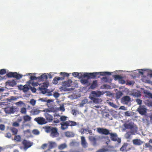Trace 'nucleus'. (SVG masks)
Segmentation results:
<instances>
[{
    "instance_id": "f257e3e1",
    "label": "nucleus",
    "mask_w": 152,
    "mask_h": 152,
    "mask_svg": "<svg viewBox=\"0 0 152 152\" xmlns=\"http://www.w3.org/2000/svg\"><path fill=\"white\" fill-rule=\"evenodd\" d=\"M104 92L101 91H93L91 92V95L89 97L90 99L95 104H99L102 102L101 99L98 98L102 95L104 94Z\"/></svg>"
},
{
    "instance_id": "f03ea898",
    "label": "nucleus",
    "mask_w": 152,
    "mask_h": 152,
    "mask_svg": "<svg viewBox=\"0 0 152 152\" xmlns=\"http://www.w3.org/2000/svg\"><path fill=\"white\" fill-rule=\"evenodd\" d=\"M43 129L46 132L50 133V136L53 138L57 137L59 136L58 129L56 127L45 126L43 127Z\"/></svg>"
},
{
    "instance_id": "7ed1b4c3",
    "label": "nucleus",
    "mask_w": 152,
    "mask_h": 152,
    "mask_svg": "<svg viewBox=\"0 0 152 152\" xmlns=\"http://www.w3.org/2000/svg\"><path fill=\"white\" fill-rule=\"evenodd\" d=\"M101 72L84 73L83 74V77H86L88 79H94L98 75H100ZM100 76H98L99 78Z\"/></svg>"
},
{
    "instance_id": "20e7f679",
    "label": "nucleus",
    "mask_w": 152,
    "mask_h": 152,
    "mask_svg": "<svg viewBox=\"0 0 152 152\" xmlns=\"http://www.w3.org/2000/svg\"><path fill=\"white\" fill-rule=\"evenodd\" d=\"M97 132L100 134L105 135H109L110 133L109 130L104 128H98Z\"/></svg>"
},
{
    "instance_id": "39448f33",
    "label": "nucleus",
    "mask_w": 152,
    "mask_h": 152,
    "mask_svg": "<svg viewBox=\"0 0 152 152\" xmlns=\"http://www.w3.org/2000/svg\"><path fill=\"white\" fill-rule=\"evenodd\" d=\"M109 134L112 141H117L118 143L121 142V140L120 138L118 137V135L116 133H110Z\"/></svg>"
},
{
    "instance_id": "423d86ee",
    "label": "nucleus",
    "mask_w": 152,
    "mask_h": 152,
    "mask_svg": "<svg viewBox=\"0 0 152 152\" xmlns=\"http://www.w3.org/2000/svg\"><path fill=\"white\" fill-rule=\"evenodd\" d=\"M35 121L39 125H42L45 124L47 123V121L45 119L42 117H39L35 118L34 119Z\"/></svg>"
},
{
    "instance_id": "0eeeda50",
    "label": "nucleus",
    "mask_w": 152,
    "mask_h": 152,
    "mask_svg": "<svg viewBox=\"0 0 152 152\" xmlns=\"http://www.w3.org/2000/svg\"><path fill=\"white\" fill-rule=\"evenodd\" d=\"M22 144L24 146V149L26 150L32 145L33 143L26 140H24L22 142Z\"/></svg>"
},
{
    "instance_id": "6e6552de",
    "label": "nucleus",
    "mask_w": 152,
    "mask_h": 152,
    "mask_svg": "<svg viewBox=\"0 0 152 152\" xmlns=\"http://www.w3.org/2000/svg\"><path fill=\"white\" fill-rule=\"evenodd\" d=\"M5 112L7 114L13 113L15 111V109L13 106H7L4 109Z\"/></svg>"
},
{
    "instance_id": "1a4fd4ad",
    "label": "nucleus",
    "mask_w": 152,
    "mask_h": 152,
    "mask_svg": "<svg viewBox=\"0 0 152 152\" xmlns=\"http://www.w3.org/2000/svg\"><path fill=\"white\" fill-rule=\"evenodd\" d=\"M134 123L132 122L126 123L124 124V127L127 129H130L132 130H136L134 128Z\"/></svg>"
},
{
    "instance_id": "9d476101",
    "label": "nucleus",
    "mask_w": 152,
    "mask_h": 152,
    "mask_svg": "<svg viewBox=\"0 0 152 152\" xmlns=\"http://www.w3.org/2000/svg\"><path fill=\"white\" fill-rule=\"evenodd\" d=\"M147 109L144 106H140L137 109V111L139 113L142 115L145 114Z\"/></svg>"
},
{
    "instance_id": "9b49d317",
    "label": "nucleus",
    "mask_w": 152,
    "mask_h": 152,
    "mask_svg": "<svg viewBox=\"0 0 152 152\" xmlns=\"http://www.w3.org/2000/svg\"><path fill=\"white\" fill-rule=\"evenodd\" d=\"M81 144L83 147L84 148H86L88 147V143L86 141L85 137L82 136L80 137Z\"/></svg>"
},
{
    "instance_id": "f8f14e48",
    "label": "nucleus",
    "mask_w": 152,
    "mask_h": 152,
    "mask_svg": "<svg viewBox=\"0 0 152 152\" xmlns=\"http://www.w3.org/2000/svg\"><path fill=\"white\" fill-rule=\"evenodd\" d=\"M72 83V80L71 79H69L67 81L62 82V86L65 88L69 87L71 86Z\"/></svg>"
},
{
    "instance_id": "ddd939ff",
    "label": "nucleus",
    "mask_w": 152,
    "mask_h": 152,
    "mask_svg": "<svg viewBox=\"0 0 152 152\" xmlns=\"http://www.w3.org/2000/svg\"><path fill=\"white\" fill-rule=\"evenodd\" d=\"M137 130H132L131 131H129L126 133L125 134V137L127 139H129L130 138L131 135L135 134Z\"/></svg>"
},
{
    "instance_id": "4468645a",
    "label": "nucleus",
    "mask_w": 152,
    "mask_h": 152,
    "mask_svg": "<svg viewBox=\"0 0 152 152\" xmlns=\"http://www.w3.org/2000/svg\"><path fill=\"white\" fill-rule=\"evenodd\" d=\"M6 85H8L11 87H14L17 84L15 80H8L6 83Z\"/></svg>"
},
{
    "instance_id": "2eb2a0df",
    "label": "nucleus",
    "mask_w": 152,
    "mask_h": 152,
    "mask_svg": "<svg viewBox=\"0 0 152 152\" xmlns=\"http://www.w3.org/2000/svg\"><path fill=\"white\" fill-rule=\"evenodd\" d=\"M89 139L90 141L92 142V145L94 146H96L97 145V139L95 137L92 136H89Z\"/></svg>"
},
{
    "instance_id": "dca6fc26",
    "label": "nucleus",
    "mask_w": 152,
    "mask_h": 152,
    "mask_svg": "<svg viewBox=\"0 0 152 152\" xmlns=\"http://www.w3.org/2000/svg\"><path fill=\"white\" fill-rule=\"evenodd\" d=\"M133 143L135 145H140L143 143V142L140 139H135L133 140Z\"/></svg>"
},
{
    "instance_id": "f3484780",
    "label": "nucleus",
    "mask_w": 152,
    "mask_h": 152,
    "mask_svg": "<svg viewBox=\"0 0 152 152\" xmlns=\"http://www.w3.org/2000/svg\"><path fill=\"white\" fill-rule=\"evenodd\" d=\"M44 115L46 120L49 122L52 121L53 119L52 116L48 113H45Z\"/></svg>"
},
{
    "instance_id": "a211bd4d",
    "label": "nucleus",
    "mask_w": 152,
    "mask_h": 152,
    "mask_svg": "<svg viewBox=\"0 0 152 152\" xmlns=\"http://www.w3.org/2000/svg\"><path fill=\"white\" fill-rule=\"evenodd\" d=\"M40 112V110L37 108H33L30 111V113L33 115H38Z\"/></svg>"
},
{
    "instance_id": "6ab92c4d",
    "label": "nucleus",
    "mask_w": 152,
    "mask_h": 152,
    "mask_svg": "<svg viewBox=\"0 0 152 152\" xmlns=\"http://www.w3.org/2000/svg\"><path fill=\"white\" fill-rule=\"evenodd\" d=\"M54 117H57L58 118H59L60 117V120L61 121H65L66 120V118L67 117L64 116H60V115L59 114H58L56 113H55L54 114Z\"/></svg>"
},
{
    "instance_id": "aec40b11",
    "label": "nucleus",
    "mask_w": 152,
    "mask_h": 152,
    "mask_svg": "<svg viewBox=\"0 0 152 152\" xmlns=\"http://www.w3.org/2000/svg\"><path fill=\"white\" fill-rule=\"evenodd\" d=\"M64 79L63 77H55L53 79V82L54 84H56L58 83V81L59 80H63Z\"/></svg>"
},
{
    "instance_id": "412c9836",
    "label": "nucleus",
    "mask_w": 152,
    "mask_h": 152,
    "mask_svg": "<svg viewBox=\"0 0 152 152\" xmlns=\"http://www.w3.org/2000/svg\"><path fill=\"white\" fill-rule=\"evenodd\" d=\"M72 75L75 77H77L79 79L83 77V75L81 73H78L77 72H74L72 73Z\"/></svg>"
},
{
    "instance_id": "4be33fe9",
    "label": "nucleus",
    "mask_w": 152,
    "mask_h": 152,
    "mask_svg": "<svg viewBox=\"0 0 152 152\" xmlns=\"http://www.w3.org/2000/svg\"><path fill=\"white\" fill-rule=\"evenodd\" d=\"M61 128L62 130H64L68 128V125L66 121L63 122L61 124Z\"/></svg>"
},
{
    "instance_id": "5701e85b",
    "label": "nucleus",
    "mask_w": 152,
    "mask_h": 152,
    "mask_svg": "<svg viewBox=\"0 0 152 152\" xmlns=\"http://www.w3.org/2000/svg\"><path fill=\"white\" fill-rule=\"evenodd\" d=\"M10 130L12 132L13 135H16L18 132V129L14 127H10Z\"/></svg>"
},
{
    "instance_id": "b1692460",
    "label": "nucleus",
    "mask_w": 152,
    "mask_h": 152,
    "mask_svg": "<svg viewBox=\"0 0 152 152\" xmlns=\"http://www.w3.org/2000/svg\"><path fill=\"white\" fill-rule=\"evenodd\" d=\"M67 147V145L66 143H62L59 145L58 146V149L62 150Z\"/></svg>"
},
{
    "instance_id": "393cba45",
    "label": "nucleus",
    "mask_w": 152,
    "mask_h": 152,
    "mask_svg": "<svg viewBox=\"0 0 152 152\" xmlns=\"http://www.w3.org/2000/svg\"><path fill=\"white\" fill-rule=\"evenodd\" d=\"M66 122L68 126H73L77 125V123L74 121L69 120L66 121Z\"/></svg>"
},
{
    "instance_id": "a878e982",
    "label": "nucleus",
    "mask_w": 152,
    "mask_h": 152,
    "mask_svg": "<svg viewBox=\"0 0 152 152\" xmlns=\"http://www.w3.org/2000/svg\"><path fill=\"white\" fill-rule=\"evenodd\" d=\"M56 145V144L55 142H49L48 151H50V149H52L55 147Z\"/></svg>"
},
{
    "instance_id": "bb28decb",
    "label": "nucleus",
    "mask_w": 152,
    "mask_h": 152,
    "mask_svg": "<svg viewBox=\"0 0 152 152\" xmlns=\"http://www.w3.org/2000/svg\"><path fill=\"white\" fill-rule=\"evenodd\" d=\"M144 93L146 97L149 98H152V94L148 91L145 90L144 91Z\"/></svg>"
},
{
    "instance_id": "cd10ccee",
    "label": "nucleus",
    "mask_w": 152,
    "mask_h": 152,
    "mask_svg": "<svg viewBox=\"0 0 152 152\" xmlns=\"http://www.w3.org/2000/svg\"><path fill=\"white\" fill-rule=\"evenodd\" d=\"M23 119L24 121V122L30 121L31 118L28 115H26L23 116Z\"/></svg>"
},
{
    "instance_id": "c85d7f7f",
    "label": "nucleus",
    "mask_w": 152,
    "mask_h": 152,
    "mask_svg": "<svg viewBox=\"0 0 152 152\" xmlns=\"http://www.w3.org/2000/svg\"><path fill=\"white\" fill-rule=\"evenodd\" d=\"M47 79V76L45 74H43L40 76L38 77V79L41 80H46Z\"/></svg>"
},
{
    "instance_id": "c756f323",
    "label": "nucleus",
    "mask_w": 152,
    "mask_h": 152,
    "mask_svg": "<svg viewBox=\"0 0 152 152\" xmlns=\"http://www.w3.org/2000/svg\"><path fill=\"white\" fill-rule=\"evenodd\" d=\"M122 100L126 103H127L130 101V98L129 96H124L122 98Z\"/></svg>"
},
{
    "instance_id": "7c9ffc66",
    "label": "nucleus",
    "mask_w": 152,
    "mask_h": 152,
    "mask_svg": "<svg viewBox=\"0 0 152 152\" xmlns=\"http://www.w3.org/2000/svg\"><path fill=\"white\" fill-rule=\"evenodd\" d=\"M97 80H95L93 82L90 87L92 89H94L97 86Z\"/></svg>"
},
{
    "instance_id": "2f4dec72",
    "label": "nucleus",
    "mask_w": 152,
    "mask_h": 152,
    "mask_svg": "<svg viewBox=\"0 0 152 152\" xmlns=\"http://www.w3.org/2000/svg\"><path fill=\"white\" fill-rule=\"evenodd\" d=\"M127 146V143H124L121 147L120 148V151L122 152L126 151Z\"/></svg>"
},
{
    "instance_id": "473e14b6",
    "label": "nucleus",
    "mask_w": 152,
    "mask_h": 152,
    "mask_svg": "<svg viewBox=\"0 0 152 152\" xmlns=\"http://www.w3.org/2000/svg\"><path fill=\"white\" fill-rule=\"evenodd\" d=\"M14 77L16 78L17 80H19L23 77V75L17 73L16 72H15Z\"/></svg>"
},
{
    "instance_id": "72a5a7b5",
    "label": "nucleus",
    "mask_w": 152,
    "mask_h": 152,
    "mask_svg": "<svg viewBox=\"0 0 152 152\" xmlns=\"http://www.w3.org/2000/svg\"><path fill=\"white\" fill-rule=\"evenodd\" d=\"M65 134L66 136L68 137H73L74 136V134L72 132H65Z\"/></svg>"
},
{
    "instance_id": "f704fd0d",
    "label": "nucleus",
    "mask_w": 152,
    "mask_h": 152,
    "mask_svg": "<svg viewBox=\"0 0 152 152\" xmlns=\"http://www.w3.org/2000/svg\"><path fill=\"white\" fill-rule=\"evenodd\" d=\"M21 137L19 135H15L14 137V140L16 141L19 142L21 141Z\"/></svg>"
},
{
    "instance_id": "c9c22d12",
    "label": "nucleus",
    "mask_w": 152,
    "mask_h": 152,
    "mask_svg": "<svg viewBox=\"0 0 152 152\" xmlns=\"http://www.w3.org/2000/svg\"><path fill=\"white\" fill-rule=\"evenodd\" d=\"M23 91L24 92H27L29 90V88L28 87V86L27 85H25L23 86Z\"/></svg>"
},
{
    "instance_id": "e433bc0d",
    "label": "nucleus",
    "mask_w": 152,
    "mask_h": 152,
    "mask_svg": "<svg viewBox=\"0 0 152 152\" xmlns=\"http://www.w3.org/2000/svg\"><path fill=\"white\" fill-rule=\"evenodd\" d=\"M88 102V100L87 99H84L82 101L81 103L80 104V106L83 107L84 105Z\"/></svg>"
},
{
    "instance_id": "4c0bfd02",
    "label": "nucleus",
    "mask_w": 152,
    "mask_h": 152,
    "mask_svg": "<svg viewBox=\"0 0 152 152\" xmlns=\"http://www.w3.org/2000/svg\"><path fill=\"white\" fill-rule=\"evenodd\" d=\"M88 79H88V78L86 79H82L80 80V81L82 84H85L88 83Z\"/></svg>"
},
{
    "instance_id": "58836bf2",
    "label": "nucleus",
    "mask_w": 152,
    "mask_h": 152,
    "mask_svg": "<svg viewBox=\"0 0 152 152\" xmlns=\"http://www.w3.org/2000/svg\"><path fill=\"white\" fill-rule=\"evenodd\" d=\"M20 113L23 114H25L26 113V109L25 107L21 108L20 111Z\"/></svg>"
},
{
    "instance_id": "ea45409f",
    "label": "nucleus",
    "mask_w": 152,
    "mask_h": 152,
    "mask_svg": "<svg viewBox=\"0 0 152 152\" xmlns=\"http://www.w3.org/2000/svg\"><path fill=\"white\" fill-rule=\"evenodd\" d=\"M39 89L42 93L43 94H45L47 92V90L46 88H44L42 87L40 88Z\"/></svg>"
},
{
    "instance_id": "a19ab883",
    "label": "nucleus",
    "mask_w": 152,
    "mask_h": 152,
    "mask_svg": "<svg viewBox=\"0 0 152 152\" xmlns=\"http://www.w3.org/2000/svg\"><path fill=\"white\" fill-rule=\"evenodd\" d=\"M60 75L61 76L63 77L64 78V77H69V75L66 72H61L60 73Z\"/></svg>"
},
{
    "instance_id": "79ce46f5",
    "label": "nucleus",
    "mask_w": 152,
    "mask_h": 152,
    "mask_svg": "<svg viewBox=\"0 0 152 152\" xmlns=\"http://www.w3.org/2000/svg\"><path fill=\"white\" fill-rule=\"evenodd\" d=\"M150 143L149 142L145 143V147L146 148H149L150 150H151L152 149V146L150 144Z\"/></svg>"
},
{
    "instance_id": "37998d69",
    "label": "nucleus",
    "mask_w": 152,
    "mask_h": 152,
    "mask_svg": "<svg viewBox=\"0 0 152 152\" xmlns=\"http://www.w3.org/2000/svg\"><path fill=\"white\" fill-rule=\"evenodd\" d=\"M17 99V98L14 96H11L10 99H7V100L10 102H11L12 101L15 100Z\"/></svg>"
},
{
    "instance_id": "c03bdc74",
    "label": "nucleus",
    "mask_w": 152,
    "mask_h": 152,
    "mask_svg": "<svg viewBox=\"0 0 152 152\" xmlns=\"http://www.w3.org/2000/svg\"><path fill=\"white\" fill-rule=\"evenodd\" d=\"M123 95V93L121 91L118 92L116 93V97L118 99L119 98L122 96Z\"/></svg>"
},
{
    "instance_id": "a18cd8bd",
    "label": "nucleus",
    "mask_w": 152,
    "mask_h": 152,
    "mask_svg": "<svg viewBox=\"0 0 152 152\" xmlns=\"http://www.w3.org/2000/svg\"><path fill=\"white\" fill-rule=\"evenodd\" d=\"M15 72H10L8 74H7V76L8 77H14V75H15Z\"/></svg>"
},
{
    "instance_id": "49530a36",
    "label": "nucleus",
    "mask_w": 152,
    "mask_h": 152,
    "mask_svg": "<svg viewBox=\"0 0 152 152\" xmlns=\"http://www.w3.org/2000/svg\"><path fill=\"white\" fill-rule=\"evenodd\" d=\"M108 151L107 149L102 148L98 150L96 152H105Z\"/></svg>"
},
{
    "instance_id": "de8ad7c7",
    "label": "nucleus",
    "mask_w": 152,
    "mask_h": 152,
    "mask_svg": "<svg viewBox=\"0 0 152 152\" xmlns=\"http://www.w3.org/2000/svg\"><path fill=\"white\" fill-rule=\"evenodd\" d=\"M101 74L100 75H110L111 74V73L108 72H100Z\"/></svg>"
},
{
    "instance_id": "09e8293b",
    "label": "nucleus",
    "mask_w": 152,
    "mask_h": 152,
    "mask_svg": "<svg viewBox=\"0 0 152 152\" xmlns=\"http://www.w3.org/2000/svg\"><path fill=\"white\" fill-rule=\"evenodd\" d=\"M108 103L111 106L113 107V108H116L117 107V106L113 102H110Z\"/></svg>"
},
{
    "instance_id": "8fccbe9b",
    "label": "nucleus",
    "mask_w": 152,
    "mask_h": 152,
    "mask_svg": "<svg viewBox=\"0 0 152 152\" xmlns=\"http://www.w3.org/2000/svg\"><path fill=\"white\" fill-rule=\"evenodd\" d=\"M43 112L45 113H48L53 112L51 109H45L43 110Z\"/></svg>"
},
{
    "instance_id": "3c124183",
    "label": "nucleus",
    "mask_w": 152,
    "mask_h": 152,
    "mask_svg": "<svg viewBox=\"0 0 152 152\" xmlns=\"http://www.w3.org/2000/svg\"><path fill=\"white\" fill-rule=\"evenodd\" d=\"M36 103L35 100L34 99H31L30 101V103L33 106H34L35 105Z\"/></svg>"
},
{
    "instance_id": "603ef678",
    "label": "nucleus",
    "mask_w": 152,
    "mask_h": 152,
    "mask_svg": "<svg viewBox=\"0 0 152 152\" xmlns=\"http://www.w3.org/2000/svg\"><path fill=\"white\" fill-rule=\"evenodd\" d=\"M12 126L14 127H18L20 125L19 123L15 121L12 123Z\"/></svg>"
},
{
    "instance_id": "864d4df0",
    "label": "nucleus",
    "mask_w": 152,
    "mask_h": 152,
    "mask_svg": "<svg viewBox=\"0 0 152 152\" xmlns=\"http://www.w3.org/2000/svg\"><path fill=\"white\" fill-rule=\"evenodd\" d=\"M84 129V131L88 132L90 135L92 134V131L91 129Z\"/></svg>"
},
{
    "instance_id": "5fc2aeb1",
    "label": "nucleus",
    "mask_w": 152,
    "mask_h": 152,
    "mask_svg": "<svg viewBox=\"0 0 152 152\" xmlns=\"http://www.w3.org/2000/svg\"><path fill=\"white\" fill-rule=\"evenodd\" d=\"M121 77L117 75H114V78L115 80H120L121 78Z\"/></svg>"
},
{
    "instance_id": "6e6d98bb",
    "label": "nucleus",
    "mask_w": 152,
    "mask_h": 152,
    "mask_svg": "<svg viewBox=\"0 0 152 152\" xmlns=\"http://www.w3.org/2000/svg\"><path fill=\"white\" fill-rule=\"evenodd\" d=\"M33 134L36 135L39 134V131L37 129H34L32 131Z\"/></svg>"
},
{
    "instance_id": "4d7b16f0",
    "label": "nucleus",
    "mask_w": 152,
    "mask_h": 152,
    "mask_svg": "<svg viewBox=\"0 0 152 152\" xmlns=\"http://www.w3.org/2000/svg\"><path fill=\"white\" fill-rule=\"evenodd\" d=\"M6 73V71L4 69H2L0 70V74L3 75L5 74Z\"/></svg>"
},
{
    "instance_id": "13d9d810",
    "label": "nucleus",
    "mask_w": 152,
    "mask_h": 152,
    "mask_svg": "<svg viewBox=\"0 0 152 152\" xmlns=\"http://www.w3.org/2000/svg\"><path fill=\"white\" fill-rule=\"evenodd\" d=\"M30 79L31 80H36L38 79V77H36L35 76H31L30 77Z\"/></svg>"
},
{
    "instance_id": "bf43d9fd",
    "label": "nucleus",
    "mask_w": 152,
    "mask_h": 152,
    "mask_svg": "<svg viewBox=\"0 0 152 152\" xmlns=\"http://www.w3.org/2000/svg\"><path fill=\"white\" fill-rule=\"evenodd\" d=\"M136 102L138 104L140 105L142 104V101L140 99H136Z\"/></svg>"
},
{
    "instance_id": "052dcab7",
    "label": "nucleus",
    "mask_w": 152,
    "mask_h": 152,
    "mask_svg": "<svg viewBox=\"0 0 152 152\" xmlns=\"http://www.w3.org/2000/svg\"><path fill=\"white\" fill-rule=\"evenodd\" d=\"M12 134L10 132H8L6 134L5 136L8 138H10L11 137Z\"/></svg>"
},
{
    "instance_id": "680f3d73",
    "label": "nucleus",
    "mask_w": 152,
    "mask_h": 152,
    "mask_svg": "<svg viewBox=\"0 0 152 152\" xmlns=\"http://www.w3.org/2000/svg\"><path fill=\"white\" fill-rule=\"evenodd\" d=\"M5 129V126L4 125L1 124L0 125V129L1 131H3Z\"/></svg>"
},
{
    "instance_id": "e2e57ef3",
    "label": "nucleus",
    "mask_w": 152,
    "mask_h": 152,
    "mask_svg": "<svg viewBox=\"0 0 152 152\" xmlns=\"http://www.w3.org/2000/svg\"><path fill=\"white\" fill-rule=\"evenodd\" d=\"M54 119H56V120H54L53 121V122L54 123H56V124H57V123H59L60 122V121L58 119H57V118H55V117L54 118Z\"/></svg>"
},
{
    "instance_id": "0e129e2a",
    "label": "nucleus",
    "mask_w": 152,
    "mask_h": 152,
    "mask_svg": "<svg viewBox=\"0 0 152 152\" xmlns=\"http://www.w3.org/2000/svg\"><path fill=\"white\" fill-rule=\"evenodd\" d=\"M79 132L81 133V134H83L84 133V128H81Z\"/></svg>"
},
{
    "instance_id": "69168bd1",
    "label": "nucleus",
    "mask_w": 152,
    "mask_h": 152,
    "mask_svg": "<svg viewBox=\"0 0 152 152\" xmlns=\"http://www.w3.org/2000/svg\"><path fill=\"white\" fill-rule=\"evenodd\" d=\"M18 87L19 90H23V86L22 85H20L18 86Z\"/></svg>"
},
{
    "instance_id": "338daca9",
    "label": "nucleus",
    "mask_w": 152,
    "mask_h": 152,
    "mask_svg": "<svg viewBox=\"0 0 152 152\" xmlns=\"http://www.w3.org/2000/svg\"><path fill=\"white\" fill-rule=\"evenodd\" d=\"M31 84H32V85L33 86H36L38 85L39 83L37 82H35V83L33 82L31 83Z\"/></svg>"
},
{
    "instance_id": "774afa93",
    "label": "nucleus",
    "mask_w": 152,
    "mask_h": 152,
    "mask_svg": "<svg viewBox=\"0 0 152 152\" xmlns=\"http://www.w3.org/2000/svg\"><path fill=\"white\" fill-rule=\"evenodd\" d=\"M119 80L120 83L122 84H124L125 83V81L122 79V77H121V79Z\"/></svg>"
}]
</instances>
